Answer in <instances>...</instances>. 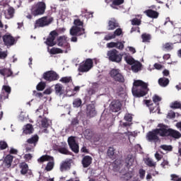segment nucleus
Returning a JSON list of instances; mask_svg holds the SVG:
<instances>
[{
    "mask_svg": "<svg viewBox=\"0 0 181 181\" xmlns=\"http://www.w3.org/2000/svg\"><path fill=\"white\" fill-rule=\"evenodd\" d=\"M149 92V88H148V83L141 80L134 81L133 83V88L132 93L134 97L141 98V97H145Z\"/></svg>",
    "mask_w": 181,
    "mask_h": 181,
    "instance_id": "obj_1",
    "label": "nucleus"
},
{
    "mask_svg": "<svg viewBox=\"0 0 181 181\" xmlns=\"http://www.w3.org/2000/svg\"><path fill=\"white\" fill-rule=\"evenodd\" d=\"M84 28H83V21L80 19H76L74 21V26L70 29L71 36H81L84 35Z\"/></svg>",
    "mask_w": 181,
    "mask_h": 181,
    "instance_id": "obj_2",
    "label": "nucleus"
},
{
    "mask_svg": "<svg viewBox=\"0 0 181 181\" xmlns=\"http://www.w3.org/2000/svg\"><path fill=\"white\" fill-rule=\"evenodd\" d=\"M46 11V4L42 1H40L34 4L31 8V13L34 16H39V15H43Z\"/></svg>",
    "mask_w": 181,
    "mask_h": 181,
    "instance_id": "obj_3",
    "label": "nucleus"
},
{
    "mask_svg": "<svg viewBox=\"0 0 181 181\" xmlns=\"http://www.w3.org/2000/svg\"><path fill=\"white\" fill-rule=\"evenodd\" d=\"M93 64L94 62H93V59L90 58L86 59L79 64L78 71H79V73H87V71H90V70L93 69Z\"/></svg>",
    "mask_w": 181,
    "mask_h": 181,
    "instance_id": "obj_4",
    "label": "nucleus"
},
{
    "mask_svg": "<svg viewBox=\"0 0 181 181\" xmlns=\"http://www.w3.org/2000/svg\"><path fill=\"white\" fill-rule=\"evenodd\" d=\"M107 57L110 62L121 63L122 62V54H119L117 49H111L107 52Z\"/></svg>",
    "mask_w": 181,
    "mask_h": 181,
    "instance_id": "obj_5",
    "label": "nucleus"
},
{
    "mask_svg": "<svg viewBox=\"0 0 181 181\" xmlns=\"http://www.w3.org/2000/svg\"><path fill=\"white\" fill-rule=\"evenodd\" d=\"M110 77L117 83H125V78H124V75L121 74V70L112 69L110 71Z\"/></svg>",
    "mask_w": 181,
    "mask_h": 181,
    "instance_id": "obj_6",
    "label": "nucleus"
},
{
    "mask_svg": "<svg viewBox=\"0 0 181 181\" xmlns=\"http://www.w3.org/2000/svg\"><path fill=\"white\" fill-rule=\"evenodd\" d=\"M42 78L46 81H56L59 78V74L54 71H48L43 74Z\"/></svg>",
    "mask_w": 181,
    "mask_h": 181,
    "instance_id": "obj_7",
    "label": "nucleus"
},
{
    "mask_svg": "<svg viewBox=\"0 0 181 181\" xmlns=\"http://www.w3.org/2000/svg\"><path fill=\"white\" fill-rule=\"evenodd\" d=\"M68 144L70 149L72 152H74V153H78V152H80V147L76 141L74 136H70L68 138Z\"/></svg>",
    "mask_w": 181,
    "mask_h": 181,
    "instance_id": "obj_8",
    "label": "nucleus"
},
{
    "mask_svg": "<svg viewBox=\"0 0 181 181\" xmlns=\"http://www.w3.org/2000/svg\"><path fill=\"white\" fill-rule=\"evenodd\" d=\"M52 21L53 18L42 17L36 21L35 28H43V26H47V25H50Z\"/></svg>",
    "mask_w": 181,
    "mask_h": 181,
    "instance_id": "obj_9",
    "label": "nucleus"
},
{
    "mask_svg": "<svg viewBox=\"0 0 181 181\" xmlns=\"http://www.w3.org/2000/svg\"><path fill=\"white\" fill-rule=\"evenodd\" d=\"M56 36H57V32H56V30L52 31L45 42V45H47V46H56V45H57Z\"/></svg>",
    "mask_w": 181,
    "mask_h": 181,
    "instance_id": "obj_10",
    "label": "nucleus"
},
{
    "mask_svg": "<svg viewBox=\"0 0 181 181\" xmlns=\"http://www.w3.org/2000/svg\"><path fill=\"white\" fill-rule=\"evenodd\" d=\"M159 129H156L158 135L160 136H169V133L170 132V129L168 127V125L163 124H158Z\"/></svg>",
    "mask_w": 181,
    "mask_h": 181,
    "instance_id": "obj_11",
    "label": "nucleus"
},
{
    "mask_svg": "<svg viewBox=\"0 0 181 181\" xmlns=\"http://www.w3.org/2000/svg\"><path fill=\"white\" fill-rule=\"evenodd\" d=\"M158 135H159V134L156 129L149 132L146 135L147 141H148V142H158L159 141V136H158Z\"/></svg>",
    "mask_w": 181,
    "mask_h": 181,
    "instance_id": "obj_12",
    "label": "nucleus"
},
{
    "mask_svg": "<svg viewBox=\"0 0 181 181\" xmlns=\"http://www.w3.org/2000/svg\"><path fill=\"white\" fill-rule=\"evenodd\" d=\"M53 149L54 151H57V152L62 155H71V152H70L67 148V144H65L63 146L55 145L54 146Z\"/></svg>",
    "mask_w": 181,
    "mask_h": 181,
    "instance_id": "obj_13",
    "label": "nucleus"
},
{
    "mask_svg": "<svg viewBox=\"0 0 181 181\" xmlns=\"http://www.w3.org/2000/svg\"><path fill=\"white\" fill-rule=\"evenodd\" d=\"M122 107V104L119 100H113L110 105V111L112 112H118V111H121V108Z\"/></svg>",
    "mask_w": 181,
    "mask_h": 181,
    "instance_id": "obj_14",
    "label": "nucleus"
},
{
    "mask_svg": "<svg viewBox=\"0 0 181 181\" xmlns=\"http://www.w3.org/2000/svg\"><path fill=\"white\" fill-rule=\"evenodd\" d=\"M146 105L148 107H150V112H157L158 114H160V107L159 106V103L156 105V107H153V104H152V100H146Z\"/></svg>",
    "mask_w": 181,
    "mask_h": 181,
    "instance_id": "obj_15",
    "label": "nucleus"
},
{
    "mask_svg": "<svg viewBox=\"0 0 181 181\" xmlns=\"http://www.w3.org/2000/svg\"><path fill=\"white\" fill-rule=\"evenodd\" d=\"M86 115L89 118H93L97 115V111L95 110V106L94 105H88L87 106Z\"/></svg>",
    "mask_w": 181,
    "mask_h": 181,
    "instance_id": "obj_16",
    "label": "nucleus"
},
{
    "mask_svg": "<svg viewBox=\"0 0 181 181\" xmlns=\"http://www.w3.org/2000/svg\"><path fill=\"white\" fill-rule=\"evenodd\" d=\"M134 162L135 158L134 156H132V155H128L124 159V166L127 168V169H129V168L134 165Z\"/></svg>",
    "mask_w": 181,
    "mask_h": 181,
    "instance_id": "obj_17",
    "label": "nucleus"
},
{
    "mask_svg": "<svg viewBox=\"0 0 181 181\" xmlns=\"http://www.w3.org/2000/svg\"><path fill=\"white\" fill-rule=\"evenodd\" d=\"M3 41L5 45H8L9 46H12L15 45V38L11 35V34H6L3 36Z\"/></svg>",
    "mask_w": 181,
    "mask_h": 181,
    "instance_id": "obj_18",
    "label": "nucleus"
},
{
    "mask_svg": "<svg viewBox=\"0 0 181 181\" xmlns=\"http://www.w3.org/2000/svg\"><path fill=\"white\" fill-rule=\"evenodd\" d=\"M20 169L21 175H25L26 173L30 175V173H32V171L29 170V165L25 162H23L20 164Z\"/></svg>",
    "mask_w": 181,
    "mask_h": 181,
    "instance_id": "obj_19",
    "label": "nucleus"
},
{
    "mask_svg": "<svg viewBox=\"0 0 181 181\" xmlns=\"http://www.w3.org/2000/svg\"><path fill=\"white\" fill-rule=\"evenodd\" d=\"M12 162H13V157L11 154L7 155L3 162L6 169H9L12 166Z\"/></svg>",
    "mask_w": 181,
    "mask_h": 181,
    "instance_id": "obj_20",
    "label": "nucleus"
},
{
    "mask_svg": "<svg viewBox=\"0 0 181 181\" xmlns=\"http://www.w3.org/2000/svg\"><path fill=\"white\" fill-rule=\"evenodd\" d=\"M83 168H88L93 163V158L90 156H85L81 160Z\"/></svg>",
    "mask_w": 181,
    "mask_h": 181,
    "instance_id": "obj_21",
    "label": "nucleus"
},
{
    "mask_svg": "<svg viewBox=\"0 0 181 181\" xmlns=\"http://www.w3.org/2000/svg\"><path fill=\"white\" fill-rule=\"evenodd\" d=\"M119 24L115 18H111L108 22L107 29L108 30H114L116 28H118Z\"/></svg>",
    "mask_w": 181,
    "mask_h": 181,
    "instance_id": "obj_22",
    "label": "nucleus"
},
{
    "mask_svg": "<svg viewBox=\"0 0 181 181\" xmlns=\"http://www.w3.org/2000/svg\"><path fill=\"white\" fill-rule=\"evenodd\" d=\"M2 90H4L6 93H7L6 95H5V93H3L1 95V100H6V98H9V94L11 91H12L11 88L9 86L4 85Z\"/></svg>",
    "mask_w": 181,
    "mask_h": 181,
    "instance_id": "obj_23",
    "label": "nucleus"
},
{
    "mask_svg": "<svg viewBox=\"0 0 181 181\" xmlns=\"http://www.w3.org/2000/svg\"><path fill=\"white\" fill-rule=\"evenodd\" d=\"M132 70L134 73H138V71H141L142 70V64L139 62V61H136L132 65Z\"/></svg>",
    "mask_w": 181,
    "mask_h": 181,
    "instance_id": "obj_24",
    "label": "nucleus"
},
{
    "mask_svg": "<svg viewBox=\"0 0 181 181\" xmlns=\"http://www.w3.org/2000/svg\"><path fill=\"white\" fill-rule=\"evenodd\" d=\"M37 142H39V136L37 134H35L27 140V143L30 145H33V146H36V145H37Z\"/></svg>",
    "mask_w": 181,
    "mask_h": 181,
    "instance_id": "obj_25",
    "label": "nucleus"
},
{
    "mask_svg": "<svg viewBox=\"0 0 181 181\" xmlns=\"http://www.w3.org/2000/svg\"><path fill=\"white\" fill-rule=\"evenodd\" d=\"M64 87L60 83H57L54 87L55 93L57 95H62L64 93Z\"/></svg>",
    "mask_w": 181,
    "mask_h": 181,
    "instance_id": "obj_26",
    "label": "nucleus"
},
{
    "mask_svg": "<svg viewBox=\"0 0 181 181\" xmlns=\"http://www.w3.org/2000/svg\"><path fill=\"white\" fill-rule=\"evenodd\" d=\"M4 15L6 19H12L13 15H15V9L12 7H9L7 11H5Z\"/></svg>",
    "mask_w": 181,
    "mask_h": 181,
    "instance_id": "obj_27",
    "label": "nucleus"
},
{
    "mask_svg": "<svg viewBox=\"0 0 181 181\" xmlns=\"http://www.w3.org/2000/svg\"><path fill=\"white\" fill-rule=\"evenodd\" d=\"M134 171H129L128 173H126L125 174H123L120 176V178L122 180H130V179H132L134 177Z\"/></svg>",
    "mask_w": 181,
    "mask_h": 181,
    "instance_id": "obj_28",
    "label": "nucleus"
},
{
    "mask_svg": "<svg viewBox=\"0 0 181 181\" xmlns=\"http://www.w3.org/2000/svg\"><path fill=\"white\" fill-rule=\"evenodd\" d=\"M33 133V126L30 124H27L23 127V134L25 135L30 134Z\"/></svg>",
    "mask_w": 181,
    "mask_h": 181,
    "instance_id": "obj_29",
    "label": "nucleus"
},
{
    "mask_svg": "<svg viewBox=\"0 0 181 181\" xmlns=\"http://www.w3.org/2000/svg\"><path fill=\"white\" fill-rule=\"evenodd\" d=\"M144 13H146L148 18H156L159 16V13L153 10H147L144 11Z\"/></svg>",
    "mask_w": 181,
    "mask_h": 181,
    "instance_id": "obj_30",
    "label": "nucleus"
},
{
    "mask_svg": "<svg viewBox=\"0 0 181 181\" xmlns=\"http://www.w3.org/2000/svg\"><path fill=\"white\" fill-rule=\"evenodd\" d=\"M168 136H172V138H175V139H179L181 136L180 132L173 129H170V133L168 134Z\"/></svg>",
    "mask_w": 181,
    "mask_h": 181,
    "instance_id": "obj_31",
    "label": "nucleus"
},
{
    "mask_svg": "<svg viewBox=\"0 0 181 181\" xmlns=\"http://www.w3.org/2000/svg\"><path fill=\"white\" fill-rule=\"evenodd\" d=\"M71 166V163L69 161L63 162L60 165V170L61 172H64V170H67L68 169H70Z\"/></svg>",
    "mask_w": 181,
    "mask_h": 181,
    "instance_id": "obj_32",
    "label": "nucleus"
},
{
    "mask_svg": "<svg viewBox=\"0 0 181 181\" xmlns=\"http://www.w3.org/2000/svg\"><path fill=\"white\" fill-rule=\"evenodd\" d=\"M124 60L127 64H129V66H132L134 63L136 62L134 57L127 54H125Z\"/></svg>",
    "mask_w": 181,
    "mask_h": 181,
    "instance_id": "obj_33",
    "label": "nucleus"
},
{
    "mask_svg": "<svg viewBox=\"0 0 181 181\" xmlns=\"http://www.w3.org/2000/svg\"><path fill=\"white\" fill-rule=\"evenodd\" d=\"M49 160H53V157L47 155H44L37 159V162L43 163V162H47Z\"/></svg>",
    "mask_w": 181,
    "mask_h": 181,
    "instance_id": "obj_34",
    "label": "nucleus"
},
{
    "mask_svg": "<svg viewBox=\"0 0 181 181\" xmlns=\"http://www.w3.org/2000/svg\"><path fill=\"white\" fill-rule=\"evenodd\" d=\"M158 84L161 87H166L169 84V78H160L158 79Z\"/></svg>",
    "mask_w": 181,
    "mask_h": 181,
    "instance_id": "obj_35",
    "label": "nucleus"
},
{
    "mask_svg": "<svg viewBox=\"0 0 181 181\" xmlns=\"http://www.w3.org/2000/svg\"><path fill=\"white\" fill-rule=\"evenodd\" d=\"M145 163L148 168H156V162H153L151 158H146Z\"/></svg>",
    "mask_w": 181,
    "mask_h": 181,
    "instance_id": "obj_36",
    "label": "nucleus"
},
{
    "mask_svg": "<svg viewBox=\"0 0 181 181\" xmlns=\"http://www.w3.org/2000/svg\"><path fill=\"white\" fill-rule=\"evenodd\" d=\"M50 120H49V119L44 117L42 120H41V127L42 128H49L50 127Z\"/></svg>",
    "mask_w": 181,
    "mask_h": 181,
    "instance_id": "obj_37",
    "label": "nucleus"
},
{
    "mask_svg": "<svg viewBox=\"0 0 181 181\" xmlns=\"http://www.w3.org/2000/svg\"><path fill=\"white\" fill-rule=\"evenodd\" d=\"M82 104H83V100H81V99L79 98L75 99L73 101V107H74V108H78L81 107Z\"/></svg>",
    "mask_w": 181,
    "mask_h": 181,
    "instance_id": "obj_38",
    "label": "nucleus"
},
{
    "mask_svg": "<svg viewBox=\"0 0 181 181\" xmlns=\"http://www.w3.org/2000/svg\"><path fill=\"white\" fill-rule=\"evenodd\" d=\"M57 41H58V44H57L58 46H63V45H64V43L67 42V37L61 36L58 38Z\"/></svg>",
    "mask_w": 181,
    "mask_h": 181,
    "instance_id": "obj_39",
    "label": "nucleus"
},
{
    "mask_svg": "<svg viewBox=\"0 0 181 181\" xmlns=\"http://www.w3.org/2000/svg\"><path fill=\"white\" fill-rule=\"evenodd\" d=\"M107 153V156H109L110 159H112L114 158V155H115V148H114V147H109Z\"/></svg>",
    "mask_w": 181,
    "mask_h": 181,
    "instance_id": "obj_40",
    "label": "nucleus"
},
{
    "mask_svg": "<svg viewBox=\"0 0 181 181\" xmlns=\"http://www.w3.org/2000/svg\"><path fill=\"white\" fill-rule=\"evenodd\" d=\"M49 52L50 54H59V53H63L62 49L56 47H52Z\"/></svg>",
    "mask_w": 181,
    "mask_h": 181,
    "instance_id": "obj_41",
    "label": "nucleus"
},
{
    "mask_svg": "<svg viewBox=\"0 0 181 181\" xmlns=\"http://www.w3.org/2000/svg\"><path fill=\"white\" fill-rule=\"evenodd\" d=\"M53 168H54V162L49 161L45 167V170H47V172H50V170H53Z\"/></svg>",
    "mask_w": 181,
    "mask_h": 181,
    "instance_id": "obj_42",
    "label": "nucleus"
},
{
    "mask_svg": "<svg viewBox=\"0 0 181 181\" xmlns=\"http://www.w3.org/2000/svg\"><path fill=\"white\" fill-rule=\"evenodd\" d=\"M46 88V83H43V82H40L37 85V90L38 91H43L45 90V88Z\"/></svg>",
    "mask_w": 181,
    "mask_h": 181,
    "instance_id": "obj_43",
    "label": "nucleus"
},
{
    "mask_svg": "<svg viewBox=\"0 0 181 181\" xmlns=\"http://www.w3.org/2000/svg\"><path fill=\"white\" fill-rule=\"evenodd\" d=\"M59 81H61V83H64V84H67L71 81V76L62 77L59 80Z\"/></svg>",
    "mask_w": 181,
    "mask_h": 181,
    "instance_id": "obj_44",
    "label": "nucleus"
},
{
    "mask_svg": "<svg viewBox=\"0 0 181 181\" xmlns=\"http://www.w3.org/2000/svg\"><path fill=\"white\" fill-rule=\"evenodd\" d=\"M124 45H125V42L120 41V42H110V43L107 44V46H124Z\"/></svg>",
    "mask_w": 181,
    "mask_h": 181,
    "instance_id": "obj_45",
    "label": "nucleus"
},
{
    "mask_svg": "<svg viewBox=\"0 0 181 181\" xmlns=\"http://www.w3.org/2000/svg\"><path fill=\"white\" fill-rule=\"evenodd\" d=\"M153 101L155 103L156 105L159 104V101H162V98L159 97L158 95H154L153 97Z\"/></svg>",
    "mask_w": 181,
    "mask_h": 181,
    "instance_id": "obj_46",
    "label": "nucleus"
},
{
    "mask_svg": "<svg viewBox=\"0 0 181 181\" xmlns=\"http://www.w3.org/2000/svg\"><path fill=\"white\" fill-rule=\"evenodd\" d=\"M8 148V144L6 141H0V151H4V149H6Z\"/></svg>",
    "mask_w": 181,
    "mask_h": 181,
    "instance_id": "obj_47",
    "label": "nucleus"
},
{
    "mask_svg": "<svg viewBox=\"0 0 181 181\" xmlns=\"http://www.w3.org/2000/svg\"><path fill=\"white\" fill-rule=\"evenodd\" d=\"M132 25H137V26H139V25H141V17H139V18H135L132 19Z\"/></svg>",
    "mask_w": 181,
    "mask_h": 181,
    "instance_id": "obj_48",
    "label": "nucleus"
},
{
    "mask_svg": "<svg viewBox=\"0 0 181 181\" xmlns=\"http://www.w3.org/2000/svg\"><path fill=\"white\" fill-rule=\"evenodd\" d=\"M8 57V51L2 52V49L0 48V59H6Z\"/></svg>",
    "mask_w": 181,
    "mask_h": 181,
    "instance_id": "obj_49",
    "label": "nucleus"
},
{
    "mask_svg": "<svg viewBox=\"0 0 181 181\" xmlns=\"http://www.w3.org/2000/svg\"><path fill=\"white\" fill-rule=\"evenodd\" d=\"M141 38H142L143 42H149V40L151 39V35L143 34L141 35Z\"/></svg>",
    "mask_w": 181,
    "mask_h": 181,
    "instance_id": "obj_50",
    "label": "nucleus"
},
{
    "mask_svg": "<svg viewBox=\"0 0 181 181\" xmlns=\"http://www.w3.org/2000/svg\"><path fill=\"white\" fill-rule=\"evenodd\" d=\"M124 119L125 121H127V122H132V115L129 113L126 114Z\"/></svg>",
    "mask_w": 181,
    "mask_h": 181,
    "instance_id": "obj_51",
    "label": "nucleus"
},
{
    "mask_svg": "<svg viewBox=\"0 0 181 181\" xmlns=\"http://www.w3.org/2000/svg\"><path fill=\"white\" fill-rule=\"evenodd\" d=\"M115 35V37H117V36H121L122 35V29L117 28L113 33Z\"/></svg>",
    "mask_w": 181,
    "mask_h": 181,
    "instance_id": "obj_52",
    "label": "nucleus"
},
{
    "mask_svg": "<svg viewBox=\"0 0 181 181\" xmlns=\"http://www.w3.org/2000/svg\"><path fill=\"white\" fill-rule=\"evenodd\" d=\"M111 39H115V35L112 34H107L105 37V40H111Z\"/></svg>",
    "mask_w": 181,
    "mask_h": 181,
    "instance_id": "obj_53",
    "label": "nucleus"
},
{
    "mask_svg": "<svg viewBox=\"0 0 181 181\" xmlns=\"http://www.w3.org/2000/svg\"><path fill=\"white\" fill-rule=\"evenodd\" d=\"M33 95H35V97H37V98H42L43 97V93H37L36 90H33Z\"/></svg>",
    "mask_w": 181,
    "mask_h": 181,
    "instance_id": "obj_54",
    "label": "nucleus"
},
{
    "mask_svg": "<svg viewBox=\"0 0 181 181\" xmlns=\"http://www.w3.org/2000/svg\"><path fill=\"white\" fill-rule=\"evenodd\" d=\"M161 149H163V151H172L171 146H166V145H162L160 146Z\"/></svg>",
    "mask_w": 181,
    "mask_h": 181,
    "instance_id": "obj_55",
    "label": "nucleus"
},
{
    "mask_svg": "<svg viewBox=\"0 0 181 181\" xmlns=\"http://www.w3.org/2000/svg\"><path fill=\"white\" fill-rule=\"evenodd\" d=\"M113 5H121L124 4V0H112Z\"/></svg>",
    "mask_w": 181,
    "mask_h": 181,
    "instance_id": "obj_56",
    "label": "nucleus"
},
{
    "mask_svg": "<svg viewBox=\"0 0 181 181\" xmlns=\"http://www.w3.org/2000/svg\"><path fill=\"white\" fill-rule=\"evenodd\" d=\"M155 158L156 159L159 161L162 160V158H163V156L160 155L159 153L156 152L155 153Z\"/></svg>",
    "mask_w": 181,
    "mask_h": 181,
    "instance_id": "obj_57",
    "label": "nucleus"
},
{
    "mask_svg": "<svg viewBox=\"0 0 181 181\" xmlns=\"http://www.w3.org/2000/svg\"><path fill=\"white\" fill-rule=\"evenodd\" d=\"M35 146L31 144V146H27L25 148L26 152H32L34 149Z\"/></svg>",
    "mask_w": 181,
    "mask_h": 181,
    "instance_id": "obj_58",
    "label": "nucleus"
},
{
    "mask_svg": "<svg viewBox=\"0 0 181 181\" xmlns=\"http://www.w3.org/2000/svg\"><path fill=\"white\" fill-rule=\"evenodd\" d=\"M168 165H169V161H168V160H163V161L160 164V166H162L163 169H165V166H168Z\"/></svg>",
    "mask_w": 181,
    "mask_h": 181,
    "instance_id": "obj_59",
    "label": "nucleus"
},
{
    "mask_svg": "<svg viewBox=\"0 0 181 181\" xmlns=\"http://www.w3.org/2000/svg\"><path fill=\"white\" fill-rule=\"evenodd\" d=\"M81 152H82L83 153H89L88 149H87V147H86V146H83L81 148Z\"/></svg>",
    "mask_w": 181,
    "mask_h": 181,
    "instance_id": "obj_60",
    "label": "nucleus"
},
{
    "mask_svg": "<svg viewBox=\"0 0 181 181\" xmlns=\"http://www.w3.org/2000/svg\"><path fill=\"white\" fill-rule=\"evenodd\" d=\"M139 175L141 179H144V177H145V170L143 169L139 170Z\"/></svg>",
    "mask_w": 181,
    "mask_h": 181,
    "instance_id": "obj_61",
    "label": "nucleus"
},
{
    "mask_svg": "<svg viewBox=\"0 0 181 181\" xmlns=\"http://www.w3.org/2000/svg\"><path fill=\"white\" fill-rule=\"evenodd\" d=\"M78 119H77V117H75L71 121V125H78Z\"/></svg>",
    "mask_w": 181,
    "mask_h": 181,
    "instance_id": "obj_62",
    "label": "nucleus"
},
{
    "mask_svg": "<svg viewBox=\"0 0 181 181\" xmlns=\"http://www.w3.org/2000/svg\"><path fill=\"white\" fill-rule=\"evenodd\" d=\"M33 156L32 154L28 153V154H25L24 156V159H25V160H30L32 159Z\"/></svg>",
    "mask_w": 181,
    "mask_h": 181,
    "instance_id": "obj_63",
    "label": "nucleus"
},
{
    "mask_svg": "<svg viewBox=\"0 0 181 181\" xmlns=\"http://www.w3.org/2000/svg\"><path fill=\"white\" fill-rule=\"evenodd\" d=\"M172 177L174 181H181V178H177L176 175H172Z\"/></svg>",
    "mask_w": 181,
    "mask_h": 181,
    "instance_id": "obj_64",
    "label": "nucleus"
}]
</instances>
